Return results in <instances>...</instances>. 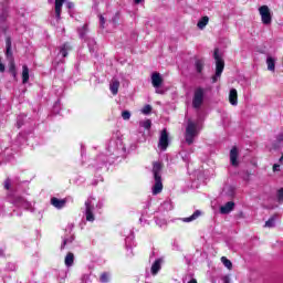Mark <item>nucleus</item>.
I'll use <instances>...</instances> for the list:
<instances>
[{
  "label": "nucleus",
  "mask_w": 283,
  "mask_h": 283,
  "mask_svg": "<svg viewBox=\"0 0 283 283\" xmlns=\"http://www.w3.org/2000/svg\"><path fill=\"white\" fill-rule=\"evenodd\" d=\"M153 176L155 184L153 185V196L163 193V164L160 161L153 163Z\"/></svg>",
  "instance_id": "f257e3e1"
},
{
  "label": "nucleus",
  "mask_w": 283,
  "mask_h": 283,
  "mask_svg": "<svg viewBox=\"0 0 283 283\" xmlns=\"http://www.w3.org/2000/svg\"><path fill=\"white\" fill-rule=\"evenodd\" d=\"M198 134H200V126L198 125V122L189 119L185 133V140L187 145H193V140H196V136H198Z\"/></svg>",
  "instance_id": "f03ea898"
},
{
  "label": "nucleus",
  "mask_w": 283,
  "mask_h": 283,
  "mask_svg": "<svg viewBox=\"0 0 283 283\" xmlns=\"http://www.w3.org/2000/svg\"><path fill=\"white\" fill-rule=\"evenodd\" d=\"M220 50H214V61H216V74L212 76V83H218V78L222 76V72H224V60L220 55Z\"/></svg>",
  "instance_id": "7ed1b4c3"
},
{
  "label": "nucleus",
  "mask_w": 283,
  "mask_h": 283,
  "mask_svg": "<svg viewBox=\"0 0 283 283\" xmlns=\"http://www.w3.org/2000/svg\"><path fill=\"white\" fill-rule=\"evenodd\" d=\"M84 216L86 218L87 222H94L96 220V217L94 216V211L96 209V199L88 198L84 203Z\"/></svg>",
  "instance_id": "20e7f679"
},
{
  "label": "nucleus",
  "mask_w": 283,
  "mask_h": 283,
  "mask_svg": "<svg viewBox=\"0 0 283 283\" xmlns=\"http://www.w3.org/2000/svg\"><path fill=\"white\" fill-rule=\"evenodd\" d=\"M203 103H205V88L198 87L195 90V93H193L192 107L195 109H200Z\"/></svg>",
  "instance_id": "39448f33"
},
{
  "label": "nucleus",
  "mask_w": 283,
  "mask_h": 283,
  "mask_svg": "<svg viewBox=\"0 0 283 283\" xmlns=\"http://www.w3.org/2000/svg\"><path fill=\"white\" fill-rule=\"evenodd\" d=\"M259 14H260L261 21L264 25H271L273 18L271 17V9H269L268 6L260 7Z\"/></svg>",
  "instance_id": "423d86ee"
},
{
  "label": "nucleus",
  "mask_w": 283,
  "mask_h": 283,
  "mask_svg": "<svg viewBox=\"0 0 283 283\" xmlns=\"http://www.w3.org/2000/svg\"><path fill=\"white\" fill-rule=\"evenodd\" d=\"M169 147V133L167 129H163L159 136L158 148L165 151Z\"/></svg>",
  "instance_id": "0eeeda50"
},
{
  "label": "nucleus",
  "mask_w": 283,
  "mask_h": 283,
  "mask_svg": "<svg viewBox=\"0 0 283 283\" xmlns=\"http://www.w3.org/2000/svg\"><path fill=\"white\" fill-rule=\"evenodd\" d=\"M151 83H153V87L156 88V94H163V90L158 88L160 87V85H163V76H160V73H153L151 75Z\"/></svg>",
  "instance_id": "6e6552de"
},
{
  "label": "nucleus",
  "mask_w": 283,
  "mask_h": 283,
  "mask_svg": "<svg viewBox=\"0 0 283 283\" xmlns=\"http://www.w3.org/2000/svg\"><path fill=\"white\" fill-rule=\"evenodd\" d=\"M12 202L15 205V207H20L21 209H27L28 211H30V209H32V203L25 199H23V197H15Z\"/></svg>",
  "instance_id": "1a4fd4ad"
},
{
  "label": "nucleus",
  "mask_w": 283,
  "mask_h": 283,
  "mask_svg": "<svg viewBox=\"0 0 283 283\" xmlns=\"http://www.w3.org/2000/svg\"><path fill=\"white\" fill-rule=\"evenodd\" d=\"M10 14V11L8 10V7H1L0 9V28L1 30H6L7 28L3 27V23L8 21V17Z\"/></svg>",
  "instance_id": "9d476101"
},
{
  "label": "nucleus",
  "mask_w": 283,
  "mask_h": 283,
  "mask_svg": "<svg viewBox=\"0 0 283 283\" xmlns=\"http://www.w3.org/2000/svg\"><path fill=\"white\" fill-rule=\"evenodd\" d=\"M238 156H240V153L238 151V147L234 146L230 150V163L232 167H238L239 165Z\"/></svg>",
  "instance_id": "9b49d317"
},
{
  "label": "nucleus",
  "mask_w": 283,
  "mask_h": 283,
  "mask_svg": "<svg viewBox=\"0 0 283 283\" xmlns=\"http://www.w3.org/2000/svg\"><path fill=\"white\" fill-rule=\"evenodd\" d=\"M163 258L155 260L150 268L151 275H158L160 269H163Z\"/></svg>",
  "instance_id": "f8f14e48"
},
{
  "label": "nucleus",
  "mask_w": 283,
  "mask_h": 283,
  "mask_svg": "<svg viewBox=\"0 0 283 283\" xmlns=\"http://www.w3.org/2000/svg\"><path fill=\"white\" fill-rule=\"evenodd\" d=\"M265 63L269 72H275V63H277V57L268 55Z\"/></svg>",
  "instance_id": "ddd939ff"
},
{
  "label": "nucleus",
  "mask_w": 283,
  "mask_h": 283,
  "mask_svg": "<svg viewBox=\"0 0 283 283\" xmlns=\"http://www.w3.org/2000/svg\"><path fill=\"white\" fill-rule=\"evenodd\" d=\"M51 205L55 208V209H63V207H65V205H67V200L65 199H59L56 197H53L51 199Z\"/></svg>",
  "instance_id": "4468645a"
},
{
  "label": "nucleus",
  "mask_w": 283,
  "mask_h": 283,
  "mask_svg": "<svg viewBox=\"0 0 283 283\" xmlns=\"http://www.w3.org/2000/svg\"><path fill=\"white\" fill-rule=\"evenodd\" d=\"M229 103L233 107L238 106V90L231 88L229 92Z\"/></svg>",
  "instance_id": "2eb2a0df"
},
{
  "label": "nucleus",
  "mask_w": 283,
  "mask_h": 283,
  "mask_svg": "<svg viewBox=\"0 0 283 283\" xmlns=\"http://www.w3.org/2000/svg\"><path fill=\"white\" fill-rule=\"evenodd\" d=\"M234 207H235V203L233 201H229L224 206L220 207V213H222L223 216H227V213H231Z\"/></svg>",
  "instance_id": "dca6fc26"
},
{
  "label": "nucleus",
  "mask_w": 283,
  "mask_h": 283,
  "mask_svg": "<svg viewBox=\"0 0 283 283\" xmlns=\"http://www.w3.org/2000/svg\"><path fill=\"white\" fill-rule=\"evenodd\" d=\"M119 87H120V82L116 78H113L109 83V90L113 96H116V94H118Z\"/></svg>",
  "instance_id": "f3484780"
},
{
  "label": "nucleus",
  "mask_w": 283,
  "mask_h": 283,
  "mask_svg": "<svg viewBox=\"0 0 283 283\" xmlns=\"http://www.w3.org/2000/svg\"><path fill=\"white\" fill-rule=\"evenodd\" d=\"M63 3H65V0H55V19H56V21L61 20V10L63 8Z\"/></svg>",
  "instance_id": "a211bd4d"
},
{
  "label": "nucleus",
  "mask_w": 283,
  "mask_h": 283,
  "mask_svg": "<svg viewBox=\"0 0 283 283\" xmlns=\"http://www.w3.org/2000/svg\"><path fill=\"white\" fill-rule=\"evenodd\" d=\"M30 81V69L28 65L22 66V83L25 85Z\"/></svg>",
  "instance_id": "6ab92c4d"
},
{
  "label": "nucleus",
  "mask_w": 283,
  "mask_h": 283,
  "mask_svg": "<svg viewBox=\"0 0 283 283\" xmlns=\"http://www.w3.org/2000/svg\"><path fill=\"white\" fill-rule=\"evenodd\" d=\"M202 216V212L200 210L195 211L190 217L181 219L182 222H193V220H198Z\"/></svg>",
  "instance_id": "aec40b11"
},
{
  "label": "nucleus",
  "mask_w": 283,
  "mask_h": 283,
  "mask_svg": "<svg viewBox=\"0 0 283 283\" xmlns=\"http://www.w3.org/2000/svg\"><path fill=\"white\" fill-rule=\"evenodd\" d=\"M70 50H72V46H70V44L65 43L60 48V53L59 56H62V59H65V56H67V52H70Z\"/></svg>",
  "instance_id": "412c9836"
},
{
  "label": "nucleus",
  "mask_w": 283,
  "mask_h": 283,
  "mask_svg": "<svg viewBox=\"0 0 283 283\" xmlns=\"http://www.w3.org/2000/svg\"><path fill=\"white\" fill-rule=\"evenodd\" d=\"M64 264L65 266L70 268L74 264V254L69 252L65 256V260H64Z\"/></svg>",
  "instance_id": "4be33fe9"
},
{
  "label": "nucleus",
  "mask_w": 283,
  "mask_h": 283,
  "mask_svg": "<svg viewBox=\"0 0 283 283\" xmlns=\"http://www.w3.org/2000/svg\"><path fill=\"white\" fill-rule=\"evenodd\" d=\"M208 23H209V17L206 15L199 20V22L197 23V27L199 28V30H205Z\"/></svg>",
  "instance_id": "5701e85b"
},
{
  "label": "nucleus",
  "mask_w": 283,
  "mask_h": 283,
  "mask_svg": "<svg viewBox=\"0 0 283 283\" xmlns=\"http://www.w3.org/2000/svg\"><path fill=\"white\" fill-rule=\"evenodd\" d=\"M282 140H283V135L282 134H279L276 136V143L275 144H272V146H270V149L273 150V149H280V145H282Z\"/></svg>",
  "instance_id": "b1692460"
},
{
  "label": "nucleus",
  "mask_w": 283,
  "mask_h": 283,
  "mask_svg": "<svg viewBox=\"0 0 283 283\" xmlns=\"http://www.w3.org/2000/svg\"><path fill=\"white\" fill-rule=\"evenodd\" d=\"M233 193H235V188L233 186H226L223 188V195L229 196V198L233 197Z\"/></svg>",
  "instance_id": "393cba45"
},
{
  "label": "nucleus",
  "mask_w": 283,
  "mask_h": 283,
  "mask_svg": "<svg viewBox=\"0 0 283 283\" xmlns=\"http://www.w3.org/2000/svg\"><path fill=\"white\" fill-rule=\"evenodd\" d=\"M195 67L198 72V74H200L202 72V70L205 69V60H196Z\"/></svg>",
  "instance_id": "a878e982"
},
{
  "label": "nucleus",
  "mask_w": 283,
  "mask_h": 283,
  "mask_svg": "<svg viewBox=\"0 0 283 283\" xmlns=\"http://www.w3.org/2000/svg\"><path fill=\"white\" fill-rule=\"evenodd\" d=\"M6 46H7V53H6V55H7L8 57L12 56V40H10V38H8V39L6 40Z\"/></svg>",
  "instance_id": "bb28decb"
},
{
  "label": "nucleus",
  "mask_w": 283,
  "mask_h": 283,
  "mask_svg": "<svg viewBox=\"0 0 283 283\" xmlns=\"http://www.w3.org/2000/svg\"><path fill=\"white\" fill-rule=\"evenodd\" d=\"M221 262L226 266V269H229V271L233 269V263H231V260L227 259V256H222Z\"/></svg>",
  "instance_id": "cd10ccee"
},
{
  "label": "nucleus",
  "mask_w": 283,
  "mask_h": 283,
  "mask_svg": "<svg viewBox=\"0 0 283 283\" xmlns=\"http://www.w3.org/2000/svg\"><path fill=\"white\" fill-rule=\"evenodd\" d=\"M139 127H143L144 129H151V119L140 120Z\"/></svg>",
  "instance_id": "c85d7f7f"
},
{
  "label": "nucleus",
  "mask_w": 283,
  "mask_h": 283,
  "mask_svg": "<svg viewBox=\"0 0 283 283\" xmlns=\"http://www.w3.org/2000/svg\"><path fill=\"white\" fill-rule=\"evenodd\" d=\"M9 72L12 74L13 78H17V66L14 65V61L10 62Z\"/></svg>",
  "instance_id": "c756f323"
},
{
  "label": "nucleus",
  "mask_w": 283,
  "mask_h": 283,
  "mask_svg": "<svg viewBox=\"0 0 283 283\" xmlns=\"http://www.w3.org/2000/svg\"><path fill=\"white\" fill-rule=\"evenodd\" d=\"M109 277H112V275L109 273H107V272H104L99 276V282L107 283V282H109Z\"/></svg>",
  "instance_id": "7c9ffc66"
},
{
  "label": "nucleus",
  "mask_w": 283,
  "mask_h": 283,
  "mask_svg": "<svg viewBox=\"0 0 283 283\" xmlns=\"http://www.w3.org/2000/svg\"><path fill=\"white\" fill-rule=\"evenodd\" d=\"M265 227H268V229H273V227H275V217L270 218V219L265 222Z\"/></svg>",
  "instance_id": "2f4dec72"
},
{
  "label": "nucleus",
  "mask_w": 283,
  "mask_h": 283,
  "mask_svg": "<svg viewBox=\"0 0 283 283\" xmlns=\"http://www.w3.org/2000/svg\"><path fill=\"white\" fill-rule=\"evenodd\" d=\"M72 242H74V237H73V235H71V237L67 238V239H64V240H63V243H62V245H61V249H65V245H66V244H72Z\"/></svg>",
  "instance_id": "473e14b6"
},
{
  "label": "nucleus",
  "mask_w": 283,
  "mask_h": 283,
  "mask_svg": "<svg viewBox=\"0 0 283 283\" xmlns=\"http://www.w3.org/2000/svg\"><path fill=\"white\" fill-rule=\"evenodd\" d=\"M90 52H94V45H96V41L92 38H88L87 40Z\"/></svg>",
  "instance_id": "72a5a7b5"
},
{
  "label": "nucleus",
  "mask_w": 283,
  "mask_h": 283,
  "mask_svg": "<svg viewBox=\"0 0 283 283\" xmlns=\"http://www.w3.org/2000/svg\"><path fill=\"white\" fill-rule=\"evenodd\" d=\"M122 118L123 120H129V118H132V113L129 111H123Z\"/></svg>",
  "instance_id": "f704fd0d"
},
{
  "label": "nucleus",
  "mask_w": 283,
  "mask_h": 283,
  "mask_svg": "<svg viewBox=\"0 0 283 283\" xmlns=\"http://www.w3.org/2000/svg\"><path fill=\"white\" fill-rule=\"evenodd\" d=\"M78 34L81 39H85V34H87V25L85 24L82 29L78 30Z\"/></svg>",
  "instance_id": "c9c22d12"
},
{
  "label": "nucleus",
  "mask_w": 283,
  "mask_h": 283,
  "mask_svg": "<svg viewBox=\"0 0 283 283\" xmlns=\"http://www.w3.org/2000/svg\"><path fill=\"white\" fill-rule=\"evenodd\" d=\"M142 113H144L145 115L151 114V105L144 106V108L142 109Z\"/></svg>",
  "instance_id": "e433bc0d"
},
{
  "label": "nucleus",
  "mask_w": 283,
  "mask_h": 283,
  "mask_svg": "<svg viewBox=\"0 0 283 283\" xmlns=\"http://www.w3.org/2000/svg\"><path fill=\"white\" fill-rule=\"evenodd\" d=\"M277 201L279 202H283V188H281L279 191H277Z\"/></svg>",
  "instance_id": "4c0bfd02"
},
{
  "label": "nucleus",
  "mask_w": 283,
  "mask_h": 283,
  "mask_svg": "<svg viewBox=\"0 0 283 283\" xmlns=\"http://www.w3.org/2000/svg\"><path fill=\"white\" fill-rule=\"evenodd\" d=\"M7 269L8 271H17V265L14 263H8Z\"/></svg>",
  "instance_id": "58836bf2"
},
{
  "label": "nucleus",
  "mask_w": 283,
  "mask_h": 283,
  "mask_svg": "<svg viewBox=\"0 0 283 283\" xmlns=\"http://www.w3.org/2000/svg\"><path fill=\"white\" fill-rule=\"evenodd\" d=\"M0 72H6V65H3V63L1 62V57H0Z\"/></svg>",
  "instance_id": "ea45409f"
},
{
  "label": "nucleus",
  "mask_w": 283,
  "mask_h": 283,
  "mask_svg": "<svg viewBox=\"0 0 283 283\" xmlns=\"http://www.w3.org/2000/svg\"><path fill=\"white\" fill-rule=\"evenodd\" d=\"M99 23L102 28L105 25V18H103V15L99 17Z\"/></svg>",
  "instance_id": "a19ab883"
},
{
  "label": "nucleus",
  "mask_w": 283,
  "mask_h": 283,
  "mask_svg": "<svg viewBox=\"0 0 283 283\" xmlns=\"http://www.w3.org/2000/svg\"><path fill=\"white\" fill-rule=\"evenodd\" d=\"M4 188H6V189H10V179H7V180L4 181Z\"/></svg>",
  "instance_id": "79ce46f5"
},
{
  "label": "nucleus",
  "mask_w": 283,
  "mask_h": 283,
  "mask_svg": "<svg viewBox=\"0 0 283 283\" xmlns=\"http://www.w3.org/2000/svg\"><path fill=\"white\" fill-rule=\"evenodd\" d=\"M66 8H69V10H72V8H74V3L67 2V3H66Z\"/></svg>",
  "instance_id": "37998d69"
},
{
  "label": "nucleus",
  "mask_w": 283,
  "mask_h": 283,
  "mask_svg": "<svg viewBox=\"0 0 283 283\" xmlns=\"http://www.w3.org/2000/svg\"><path fill=\"white\" fill-rule=\"evenodd\" d=\"M273 171H280V165L275 164V165L273 166Z\"/></svg>",
  "instance_id": "c03bdc74"
},
{
  "label": "nucleus",
  "mask_w": 283,
  "mask_h": 283,
  "mask_svg": "<svg viewBox=\"0 0 283 283\" xmlns=\"http://www.w3.org/2000/svg\"><path fill=\"white\" fill-rule=\"evenodd\" d=\"M230 280H231V279H230L229 276H224V277H223V282H224V283H229Z\"/></svg>",
  "instance_id": "a18cd8bd"
},
{
  "label": "nucleus",
  "mask_w": 283,
  "mask_h": 283,
  "mask_svg": "<svg viewBox=\"0 0 283 283\" xmlns=\"http://www.w3.org/2000/svg\"><path fill=\"white\" fill-rule=\"evenodd\" d=\"M143 0H135V3H142Z\"/></svg>",
  "instance_id": "49530a36"
},
{
  "label": "nucleus",
  "mask_w": 283,
  "mask_h": 283,
  "mask_svg": "<svg viewBox=\"0 0 283 283\" xmlns=\"http://www.w3.org/2000/svg\"><path fill=\"white\" fill-rule=\"evenodd\" d=\"M21 125H23V124L18 120V127H21Z\"/></svg>",
  "instance_id": "de8ad7c7"
},
{
  "label": "nucleus",
  "mask_w": 283,
  "mask_h": 283,
  "mask_svg": "<svg viewBox=\"0 0 283 283\" xmlns=\"http://www.w3.org/2000/svg\"><path fill=\"white\" fill-rule=\"evenodd\" d=\"M113 23H116V19H113Z\"/></svg>",
  "instance_id": "09e8293b"
}]
</instances>
